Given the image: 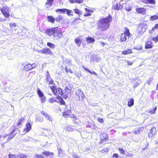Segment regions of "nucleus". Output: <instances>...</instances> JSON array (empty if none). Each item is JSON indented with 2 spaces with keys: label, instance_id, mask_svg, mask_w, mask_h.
<instances>
[{
  "label": "nucleus",
  "instance_id": "1",
  "mask_svg": "<svg viewBox=\"0 0 158 158\" xmlns=\"http://www.w3.org/2000/svg\"><path fill=\"white\" fill-rule=\"evenodd\" d=\"M46 35L49 36H52L54 39H58L63 36L61 31L57 27L48 29L45 31Z\"/></svg>",
  "mask_w": 158,
  "mask_h": 158
},
{
  "label": "nucleus",
  "instance_id": "2",
  "mask_svg": "<svg viewBox=\"0 0 158 158\" xmlns=\"http://www.w3.org/2000/svg\"><path fill=\"white\" fill-rule=\"evenodd\" d=\"M112 20L111 17L109 16L105 18L101 19L98 24V28L102 31H104L108 29L110 25L109 23Z\"/></svg>",
  "mask_w": 158,
  "mask_h": 158
},
{
  "label": "nucleus",
  "instance_id": "3",
  "mask_svg": "<svg viewBox=\"0 0 158 158\" xmlns=\"http://www.w3.org/2000/svg\"><path fill=\"white\" fill-rule=\"evenodd\" d=\"M126 5L125 0H114L113 2V7L115 9L121 10Z\"/></svg>",
  "mask_w": 158,
  "mask_h": 158
},
{
  "label": "nucleus",
  "instance_id": "4",
  "mask_svg": "<svg viewBox=\"0 0 158 158\" xmlns=\"http://www.w3.org/2000/svg\"><path fill=\"white\" fill-rule=\"evenodd\" d=\"M50 89L53 93L54 95L57 97V98H60V95H62L63 94L62 89L60 88H56L54 86H51Z\"/></svg>",
  "mask_w": 158,
  "mask_h": 158
},
{
  "label": "nucleus",
  "instance_id": "5",
  "mask_svg": "<svg viewBox=\"0 0 158 158\" xmlns=\"http://www.w3.org/2000/svg\"><path fill=\"white\" fill-rule=\"evenodd\" d=\"M147 28V26L146 24H142L139 25L138 27V32L137 36H139L146 31Z\"/></svg>",
  "mask_w": 158,
  "mask_h": 158
},
{
  "label": "nucleus",
  "instance_id": "6",
  "mask_svg": "<svg viewBox=\"0 0 158 158\" xmlns=\"http://www.w3.org/2000/svg\"><path fill=\"white\" fill-rule=\"evenodd\" d=\"M0 10L4 16L6 18H9L10 14H9V8L6 6H3L1 8Z\"/></svg>",
  "mask_w": 158,
  "mask_h": 158
},
{
  "label": "nucleus",
  "instance_id": "7",
  "mask_svg": "<svg viewBox=\"0 0 158 158\" xmlns=\"http://www.w3.org/2000/svg\"><path fill=\"white\" fill-rule=\"evenodd\" d=\"M37 94L40 98V101L42 103H44L46 101V97L44 95L43 92L39 88L37 89Z\"/></svg>",
  "mask_w": 158,
  "mask_h": 158
},
{
  "label": "nucleus",
  "instance_id": "8",
  "mask_svg": "<svg viewBox=\"0 0 158 158\" xmlns=\"http://www.w3.org/2000/svg\"><path fill=\"white\" fill-rule=\"evenodd\" d=\"M76 94L78 96L79 101H82L83 98L85 97L81 89H78L77 90L76 92Z\"/></svg>",
  "mask_w": 158,
  "mask_h": 158
},
{
  "label": "nucleus",
  "instance_id": "9",
  "mask_svg": "<svg viewBox=\"0 0 158 158\" xmlns=\"http://www.w3.org/2000/svg\"><path fill=\"white\" fill-rule=\"evenodd\" d=\"M31 126L30 123H28L26 125V128H25L23 131V134H25L29 132L31 129Z\"/></svg>",
  "mask_w": 158,
  "mask_h": 158
},
{
  "label": "nucleus",
  "instance_id": "10",
  "mask_svg": "<svg viewBox=\"0 0 158 158\" xmlns=\"http://www.w3.org/2000/svg\"><path fill=\"white\" fill-rule=\"evenodd\" d=\"M41 113L46 118V119L47 120L51 122L52 121V117L44 111H41Z\"/></svg>",
  "mask_w": 158,
  "mask_h": 158
},
{
  "label": "nucleus",
  "instance_id": "11",
  "mask_svg": "<svg viewBox=\"0 0 158 158\" xmlns=\"http://www.w3.org/2000/svg\"><path fill=\"white\" fill-rule=\"evenodd\" d=\"M54 0H47V1L45 5V7L48 8L51 7L53 4Z\"/></svg>",
  "mask_w": 158,
  "mask_h": 158
},
{
  "label": "nucleus",
  "instance_id": "12",
  "mask_svg": "<svg viewBox=\"0 0 158 158\" xmlns=\"http://www.w3.org/2000/svg\"><path fill=\"white\" fill-rule=\"evenodd\" d=\"M42 154L45 155L48 158H51L53 156V153L45 151L42 152Z\"/></svg>",
  "mask_w": 158,
  "mask_h": 158
},
{
  "label": "nucleus",
  "instance_id": "13",
  "mask_svg": "<svg viewBox=\"0 0 158 158\" xmlns=\"http://www.w3.org/2000/svg\"><path fill=\"white\" fill-rule=\"evenodd\" d=\"M136 11L138 13L142 14H145L146 12V9L143 8H137L136 9Z\"/></svg>",
  "mask_w": 158,
  "mask_h": 158
},
{
  "label": "nucleus",
  "instance_id": "14",
  "mask_svg": "<svg viewBox=\"0 0 158 158\" xmlns=\"http://www.w3.org/2000/svg\"><path fill=\"white\" fill-rule=\"evenodd\" d=\"M108 139L107 135L106 134H102L101 135L100 140L101 143H103Z\"/></svg>",
  "mask_w": 158,
  "mask_h": 158
},
{
  "label": "nucleus",
  "instance_id": "15",
  "mask_svg": "<svg viewBox=\"0 0 158 158\" xmlns=\"http://www.w3.org/2000/svg\"><path fill=\"white\" fill-rule=\"evenodd\" d=\"M82 40L81 36L78 37L75 40V42L78 47H80Z\"/></svg>",
  "mask_w": 158,
  "mask_h": 158
},
{
  "label": "nucleus",
  "instance_id": "16",
  "mask_svg": "<svg viewBox=\"0 0 158 158\" xmlns=\"http://www.w3.org/2000/svg\"><path fill=\"white\" fill-rule=\"evenodd\" d=\"M145 48L147 49L152 48L153 46L152 41H148L147 42H146L145 44Z\"/></svg>",
  "mask_w": 158,
  "mask_h": 158
},
{
  "label": "nucleus",
  "instance_id": "17",
  "mask_svg": "<svg viewBox=\"0 0 158 158\" xmlns=\"http://www.w3.org/2000/svg\"><path fill=\"white\" fill-rule=\"evenodd\" d=\"M44 54L46 55H50L52 56L53 55V52L51 51L50 49L48 48H44Z\"/></svg>",
  "mask_w": 158,
  "mask_h": 158
},
{
  "label": "nucleus",
  "instance_id": "18",
  "mask_svg": "<svg viewBox=\"0 0 158 158\" xmlns=\"http://www.w3.org/2000/svg\"><path fill=\"white\" fill-rule=\"evenodd\" d=\"M142 2L146 4L150 3L155 4L156 3L155 0H142Z\"/></svg>",
  "mask_w": 158,
  "mask_h": 158
},
{
  "label": "nucleus",
  "instance_id": "19",
  "mask_svg": "<svg viewBox=\"0 0 158 158\" xmlns=\"http://www.w3.org/2000/svg\"><path fill=\"white\" fill-rule=\"evenodd\" d=\"M32 69L31 66V64H29L25 65L24 68L23 70L26 71H28L29 70Z\"/></svg>",
  "mask_w": 158,
  "mask_h": 158
},
{
  "label": "nucleus",
  "instance_id": "20",
  "mask_svg": "<svg viewBox=\"0 0 158 158\" xmlns=\"http://www.w3.org/2000/svg\"><path fill=\"white\" fill-rule=\"evenodd\" d=\"M86 40L87 42L89 44L93 43L95 41L94 38L90 36L87 37Z\"/></svg>",
  "mask_w": 158,
  "mask_h": 158
},
{
  "label": "nucleus",
  "instance_id": "21",
  "mask_svg": "<svg viewBox=\"0 0 158 158\" xmlns=\"http://www.w3.org/2000/svg\"><path fill=\"white\" fill-rule=\"evenodd\" d=\"M71 113V110H68L65 111L63 114V116L65 118H67L70 116V114Z\"/></svg>",
  "mask_w": 158,
  "mask_h": 158
},
{
  "label": "nucleus",
  "instance_id": "22",
  "mask_svg": "<svg viewBox=\"0 0 158 158\" xmlns=\"http://www.w3.org/2000/svg\"><path fill=\"white\" fill-rule=\"evenodd\" d=\"M71 126H66L64 127V130L65 131H73L74 129Z\"/></svg>",
  "mask_w": 158,
  "mask_h": 158
},
{
  "label": "nucleus",
  "instance_id": "23",
  "mask_svg": "<svg viewBox=\"0 0 158 158\" xmlns=\"http://www.w3.org/2000/svg\"><path fill=\"white\" fill-rule=\"evenodd\" d=\"M67 10V9L65 8H63L62 9H59L56 10V11L57 13H60L65 14Z\"/></svg>",
  "mask_w": 158,
  "mask_h": 158
},
{
  "label": "nucleus",
  "instance_id": "24",
  "mask_svg": "<svg viewBox=\"0 0 158 158\" xmlns=\"http://www.w3.org/2000/svg\"><path fill=\"white\" fill-rule=\"evenodd\" d=\"M48 22L52 23H54L55 18L52 16H48L47 17Z\"/></svg>",
  "mask_w": 158,
  "mask_h": 158
},
{
  "label": "nucleus",
  "instance_id": "25",
  "mask_svg": "<svg viewBox=\"0 0 158 158\" xmlns=\"http://www.w3.org/2000/svg\"><path fill=\"white\" fill-rule=\"evenodd\" d=\"M156 110V107L153 108H150L149 109L147 112L151 114H155Z\"/></svg>",
  "mask_w": 158,
  "mask_h": 158
},
{
  "label": "nucleus",
  "instance_id": "26",
  "mask_svg": "<svg viewBox=\"0 0 158 158\" xmlns=\"http://www.w3.org/2000/svg\"><path fill=\"white\" fill-rule=\"evenodd\" d=\"M83 0H69V2L71 3H78L81 4L83 2Z\"/></svg>",
  "mask_w": 158,
  "mask_h": 158
},
{
  "label": "nucleus",
  "instance_id": "27",
  "mask_svg": "<svg viewBox=\"0 0 158 158\" xmlns=\"http://www.w3.org/2000/svg\"><path fill=\"white\" fill-rule=\"evenodd\" d=\"M134 100L133 98L130 99L128 101L127 105L129 107H131L134 105Z\"/></svg>",
  "mask_w": 158,
  "mask_h": 158
},
{
  "label": "nucleus",
  "instance_id": "28",
  "mask_svg": "<svg viewBox=\"0 0 158 158\" xmlns=\"http://www.w3.org/2000/svg\"><path fill=\"white\" fill-rule=\"evenodd\" d=\"M120 40L122 42L125 41L127 39L125 34H122L120 36Z\"/></svg>",
  "mask_w": 158,
  "mask_h": 158
},
{
  "label": "nucleus",
  "instance_id": "29",
  "mask_svg": "<svg viewBox=\"0 0 158 158\" xmlns=\"http://www.w3.org/2000/svg\"><path fill=\"white\" fill-rule=\"evenodd\" d=\"M158 28V24H156L154 27H153L152 30L149 31V33L150 34H152L156 31V30Z\"/></svg>",
  "mask_w": 158,
  "mask_h": 158
},
{
  "label": "nucleus",
  "instance_id": "30",
  "mask_svg": "<svg viewBox=\"0 0 158 158\" xmlns=\"http://www.w3.org/2000/svg\"><path fill=\"white\" fill-rule=\"evenodd\" d=\"M44 121V118L40 116H37L35 118V121L43 122Z\"/></svg>",
  "mask_w": 158,
  "mask_h": 158
},
{
  "label": "nucleus",
  "instance_id": "31",
  "mask_svg": "<svg viewBox=\"0 0 158 158\" xmlns=\"http://www.w3.org/2000/svg\"><path fill=\"white\" fill-rule=\"evenodd\" d=\"M14 132V131H13L10 134L9 136L7 138V141H9L12 139H13L14 136H15L16 134H13V133Z\"/></svg>",
  "mask_w": 158,
  "mask_h": 158
},
{
  "label": "nucleus",
  "instance_id": "32",
  "mask_svg": "<svg viewBox=\"0 0 158 158\" xmlns=\"http://www.w3.org/2000/svg\"><path fill=\"white\" fill-rule=\"evenodd\" d=\"M49 102L53 103L55 102H58L56 98H51L49 99Z\"/></svg>",
  "mask_w": 158,
  "mask_h": 158
},
{
  "label": "nucleus",
  "instance_id": "33",
  "mask_svg": "<svg viewBox=\"0 0 158 158\" xmlns=\"http://www.w3.org/2000/svg\"><path fill=\"white\" fill-rule=\"evenodd\" d=\"M132 52V50L131 49H127L125 51H123L122 52V54L123 55L128 54Z\"/></svg>",
  "mask_w": 158,
  "mask_h": 158
},
{
  "label": "nucleus",
  "instance_id": "34",
  "mask_svg": "<svg viewBox=\"0 0 158 158\" xmlns=\"http://www.w3.org/2000/svg\"><path fill=\"white\" fill-rule=\"evenodd\" d=\"M156 129L154 127L152 128L151 130H150V134H151L152 135V136L155 135L156 134L155 132Z\"/></svg>",
  "mask_w": 158,
  "mask_h": 158
},
{
  "label": "nucleus",
  "instance_id": "35",
  "mask_svg": "<svg viewBox=\"0 0 158 158\" xmlns=\"http://www.w3.org/2000/svg\"><path fill=\"white\" fill-rule=\"evenodd\" d=\"M47 45L52 49H54L55 47V46L54 44L50 42H48Z\"/></svg>",
  "mask_w": 158,
  "mask_h": 158
},
{
  "label": "nucleus",
  "instance_id": "36",
  "mask_svg": "<svg viewBox=\"0 0 158 158\" xmlns=\"http://www.w3.org/2000/svg\"><path fill=\"white\" fill-rule=\"evenodd\" d=\"M66 12L68 15L69 16H73V15L72 14L73 11L71 10L67 9Z\"/></svg>",
  "mask_w": 158,
  "mask_h": 158
},
{
  "label": "nucleus",
  "instance_id": "37",
  "mask_svg": "<svg viewBox=\"0 0 158 158\" xmlns=\"http://www.w3.org/2000/svg\"><path fill=\"white\" fill-rule=\"evenodd\" d=\"M47 80L48 81L49 83L50 84H53L54 83V81L51 78V77H47Z\"/></svg>",
  "mask_w": 158,
  "mask_h": 158
},
{
  "label": "nucleus",
  "instance_id": "38",
  "mask_svg": "<svg viewBox=\"0 0 158 158\" xmlns=\"http://www.w3.org/2000/svg\"><path fill=\"white\" fill-rule=\"evenodd\" d=\"M57 99H58V102H60L61 105H64L65 104V103L64 101L63 100L61 97L58 98Z\"/></svg>",
  "mask_w": 158,
  "mask_h": 158
},
{
  "label": "nucleus",
  "instance_id": "39",
  "mask_svg": "<svg viewBox=\"0 0 158 158\" xmlns=\"http://www.w3.org/2000/svg\"><path fill=\"white\" fill-rule=\"evenodd\" d=\"M74 12L77 14H78L79 15H81L82 13L81 12V11L79 10H78L77 9H75L73 10Z\"/></svg>",
  "mask_w": 158,
  "mask_h": 158
},
{
  "label": "nucleus",
  "instance_id": "40",
  "mask_svg": "<svg viewBox=\"0 0 158 158\" xmlns=\"http://www.w3.org/2000/svg\"><path fill=\"white\" fill-rule=\"evenodd\" d=\"M62 19V17L61 15H58V16L56 18L55 20L57 22H60L61 20Z\"/></svg>",
  "mask_w": 158,
  "mask_h": 158
},
{
  "label": "nucleus",
  "instance_id": "41",
  "mask_svg": "<svg viewBox=\"0 0 158 158\" xmlns=\"http://www.w3.org/2000/svg\"><path fill=\"white\" fill-rule=\"evenodd\" d=\"M17 156L20 158H27V156L23 154H20L18 155Z\"/></svg>",
  "mask_w": 158,
  "mask_h": 158
},
{
  "label": "nucleus",
  "instance_id": "42",
  "mask_svg": "<svg viewBox=\"0 0 158 158\" xmlns=\"http://www.w3.org/2000/svg\"><path fill=\"white\" fill-rule=\"evenodd\" d=\"M150 19L152 21H153L155 20H156L158 19V16L156 15H153L152 16L150 17Z\"/></svg>",
  "mask_w": 158,
  "mask_h": 158
},
{
  "label": "nucleus",
  "instance_id": "43",
  "mask_svg": "<svg viewBox=\"0 0 158 158\" xmlns=\"http://www.w3.org/2000/svg\"><path fill=\"white\" fill-rule=\"evenodd\" d=\"M24 119L23 118H21L17 122V124L18 126H19L21 124V123L23 121Z\"/></svg>",
  "mask_w": 158,
  "mask_h": 158
},
{
  "label": "nucleus",
  "instance_id": "44",
  "mask_svg": "<svg viewBox=\"0 0 158 158\" xmlns=\"http://www.w3.org/2000/svg\"><path fill=\"white\" fill-rule=\"evenodd\" d=\"M152 40L156 43L158 42V35L152 38Z\"/></svg>",
  "mask_w": 158,
  "mask_h": 158
},
{
  "label": "nucleus",
  "instance_id": "45",
  "mask_svg": "<svg viewBox=\"0 0 158 158\" xmlns=\"http://www.w3.org/2000/svg\"><path fill=\"white\" fill-rule=\"evenodd\" d=\"M34 157L35 158H44L43 156L40 154H36Z\"/></svg>",
  "mask_w": 158,
  "mask_h": 158
},
{
  "label": "nucleus",
  "instance_id": "46",
  "mask_svg": "<svg viewBox=\"0 0 158 158\" xmlns=\"http://www.w3.org/2000/svg\"><path fill=\"white\" fill-rule=\"evenodd\" d=\"M95 60H94L97 62H99L101 60L100 57L99 56H95Z\"/></svg>",
  "mask_w": 158,
  "mask_h": 158
},
{
  "label": "nucleus",
  "instance_id": "47",
  "mask_svg": "<svg viewBox=\"0 0 158 158\" xmlns=\"http://www.w3.org/2000/svg\"><path fill=\"white\" fill-rule=\"evenodd\" d=\"M65 71H66V72L67 73L69 72V73H73V72L70 69H69V68L68 69V68H67V67H65Z\"/></svg>",
  "mask_w": 158,
  "mask_h": 158
},
{
  "label": "nucleus",
  "instance_id": "48",
  "mask_svg": "<svg viewBox=\"0 0 158 158\" xmlns=\"http://www.w3.org/2000/svg\"><path fill=\"white\" fill-rule=\"evenodd\" d=\"M124 34H126V36H127L128 37H129L131 35L130 33L129 32V31L128 29L125 32V33Z\"/></svg>",
  "mask_w": 158,
  "mask_h": 158
},
{
  "label": "nucleus",
  "instance_id": "49",
  "mask_svg": "<svg viewBox=\"0 0 158 158\" xmlns=\"http://www.w3.org/2000/svg\"><path fill=\"white\" fill-rule=\"evenodd\" d=\"M37 51L40 53L44 54V48L41 50H37Z\"/></svg>",
  "mask_w": 158,
  "mask_h": 158
},
{
  "label": "nucleus",
  "instance_id": "50",
  "mask_svg": "<svg viewBox=\"0 0 158 158\" xmlns=\"http://www.w3.org/2000/svg\"><path fill=\"white\" fill-rule=\"evenodd\" d=\"M64 90L65 91V93H66L65 94H66L69 93V92L70 91V89H68L67 87H66L64 89Z\"/></svg>",
  "mask_w": 158,
  "mask_h": 158
},
{
  "label": "nucleus",
  "instance_id": "51",
  "mask_svg": "<svg viewBox=\"0 0 158 158\" xmlns=\"http://www.w3.org/2000/svg\"><path fill=\"white\" fill-rule=\"evenodd\" d=\"M118 150L122 154H124V151L123 149L121 148H118Z\"/></svg>",
  "mask_w": 158,
  "mask_h": 158
},
{
  "label": "nucleus",
  "instance_id": "52",
  "mask_svg": "<svg viewBox=\"0 0 158 158\" xmlns=\"http://www.w3.org/2000/svg\"><path fill=\"white\" fill-rule=\"evenodd\" d=\"M9 158H16L15 156L14 155L10 154L9 156Z\"/></svg>",
  "mask_w": 158,
  "mask_h": 158
},
{
  "label": "nucleus",
  "instance_id": "53",
  "mask_svg": "<svg viewBox=\"0 0 158 158\" xmlns=\"http://www.w3.org/2000/svg\"><path fill=\"white\" fill-rule=\"evenodd\" d=\"M125 61L127 62V63L128 64V65H132V64H133V62H131L129 61H128V60H125Z\"/></svg>",
  "mask_w": 158,
  "mask_h": 158
},
{
  "label": "nucleus",
  "instance_id": "54",
  "mask_svg": "<svg viewBox=\"0 0 158 158\" xmlns=\"http://www.w3.org/2000/svg\"><path fill=\"white\" fill-rule=\"evenodd\" d=\"M31 66L32 69L35 68L37 66V65L35 63L32 64H31Z\"/></svg>",
  "mask_w": 158,
  "mask_h": 158
},
{
  "label": "nucleus",
  "instance_id": "55",
  "mask_svg": "<svg viewBox=\"0 0 158 158\" xmlns=\"http://www.w3.org/2000/svg\"><path fill=\"white\" fill-rule=\"evenodd\" d=\"M83 67L84 69L86 71H87V72H88L89 73H90L91 74H92V72H91L90 70H89L88 69H87V68H85V67Z\"/></svg>",
  "mask_w": 158,
  "mask_h": 158
},
{
  "label": "nucleus",
  "instance_id": "56",
  "mask_svg": "<svg viewBox=\"0 0 158 158\" xmlns=\"http://www.w3.org/2000/svg\"><path fill=\"white\" fill-rule=\"evenodd\" d=\"M98 120L100 123H102L103 122V119L101 118H98Z\"/></svg>",
  "mask_w": 158,
  "mask_h": 158
},
{
  "label": "nucleus",
  "instance_id": "57",
  "mask_svg": "<svg viewBox=\"0 0 158 158\" xmlns=\"http://www.w3.org/2000/svg\"><path fill=\"white\" fill-rule=\"evenodd\" d=\"M10 27H16V25L15 23H11L10 24Z\"/></svg>",
  "mask_w": 158,
  "mask_h": 158
},
{
  "label": "nucleus",
  "instance_id": "58",
  "mask_svg": "<svg viewBox=\"0 0 158 158\" xmlns=\"http://www.w3.org/2000/svg\"><path fill=\"white\" fill-rule=\"evenodd\" d=\"M30 139H31V138L30 137H27L25 138L24 140L25 141L27 142V141H30Z\"/></svg>",
  "mask_w": 158,
  "mask_h": 158
},
{
  "label": "nucleus",
  "instance_id": "59",
  "mask_svg": "<svg viewBox=\"0 0 158 158\" xmlns=\"http://www.w3.org/2000/svg\"><path fill=\"white\" fill-rule=\"evenodd\" d=\"M126 9L127 11H130L131 10V6L128 7V8L126 7Z\"/></svg>",
  "mask_w": 158,
  "mask_h": 158
},
{
  "label": "nucleus",
  "instance_id": "60",
  "mask_svg": "<svg viewBox=\"0 0 158 158\" xmlns=\"http://www.w3.org/2000/svg\"><path fill=\"white\" fill-rule=\"evenodd\" d=\"M60 151L59 152V156L62 157L63 156L62 155V151L60 149Z\"/></svg>",
  "mask_w": 158,
  "mask_h": 158
},
{
  "label": "nucleus",
  "instance_id": "61",
  "mask_svg": "<svg viewBox=\"0 0 158 158\" xmlns=\"http://www.w3.org/2000/svg\"><path fill=\"white\" fill-rule=\"evenodd\" d=\"M113 157H115V158H117L118 157V156L117 154L115 153L113 155Z\"/></svg>",
  "mask_w": 158,
  "mask_h": 158
},
{
  "label": "nucleus",
  "instance_id": "62",
  "mask_svg": "<svg viewBox=\"0 0 158 158\" xmlns=\"http://www.w3.org/2000/svg\"><path fill=\"white\" fill-rule=\"evenodd\" d=\"M139 85V83H136L133 86L134 88H136L137 86H138Z\"/></svg>",
  "mask_w": 158,
  "mask_h": 158
},
{
  "label": "nucleus",
  "instance_id": "63",
  "mask_svg": "<svg viewBox=\"0 0 158 158\" xmlns=\"http://www.w3.org/2000/svg\"><path fill=\"white\" fill-rule=\"evenodd\" d=\"M85 11L87 12H90L91 11V10L88 9H87L86 8H85Z\"/></svg>",
  "mask_w": 158,
  "mask_h": 158
},
{
  "label": "nucleus",
  "instance_id": "64",
  "mask_svg": "<svg viewBox=\"0 0 158 158\" xmlns=\"http://www.w3.org/2000/svg\"><path fill=\"white\" fill-rule=\"evenodd\" d=\"M152 80V79L151 78L149 79V81H148V85H150V82Z\"/></svg>",
  "mask_w": 158,
  "mask_h": 158
}]
</instances>
